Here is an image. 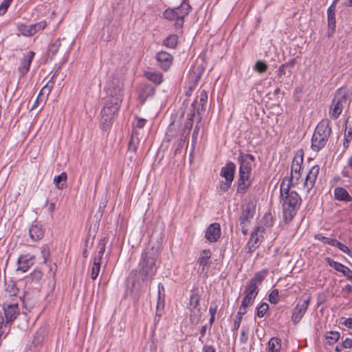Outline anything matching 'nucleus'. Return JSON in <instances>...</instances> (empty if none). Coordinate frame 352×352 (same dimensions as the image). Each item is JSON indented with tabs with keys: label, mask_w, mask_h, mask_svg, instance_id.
Wrapping results in <instances>:
<instances>
[{
	"label": "nucleus",
	"mask_w": 352,
	"mask_h": 352,
	"mask_svg": "<svg viewBox=\"0 0 352 352\" xmlns=\"http://www.w3.org/2000/svg\"><path fill=\"white\" fill-rule=\"evenodd\" d=\"M107 94L104 106L100 112V125L103 130H107L111 126L115 115L120 109L123 97L122 84L119 80L109 83Z\"/></svg>",
	"instance_id": "nucleus-1"
},
{
	"label": "nucleus",
	"mask_w": 352,
	"mask_h": 352,
	"mask_svg": "<svg viewBox=\"0 0 352 352\" xmlns=\"http://www.w3.org/2000/svg\"><path fill=\"white\" fill-rule=\"evenodd\" d=\"M284 178L280 186L283 217L285 221H291L296 214L301 204L300 195L294 190H290V184H286Z\"/></svg>",
	"instance_id": "nucleus-2"
},
{
	"label": "nucleus",
	"mask_w": 352,
	"mask_h": 352,
	"mask_svg": "<svg viewBox=\"0 0 352 352\" xmlns=\"http://www.w3.org/2000/svg\"><path fill=\"white\" fill-rule=\"evenodd\" d=\"M160 256V249L151 243L144 249L139 263V274L142 281L152 279L157 267L156 261Z\"/></svg>",
	"instance_id": "nucleus-3"
},
{
	"label": "nucleus",
	"mask_w": 352,
	"mask_h": 352,
	"mask_svg": "<svg viewBox=\"0 0 352 352\" xmlns=\"http://www.w3.org/2000/svg\"><path fill=\"white\" fill-rule=\"evenodd\" d=\"M330 120L322 119L316 126L311 138V148L315 152H319L323 148L332 132L330 126Z\"/></svg>",
	"instance_id": "nucleus-4"
},
{
	"label": "nucleus",
	"mask_w": 352,
	"mask_h": 352,
	"mask_svg": "<svg viewBox=\"0 0 352 352\" xmlns=\"http://www.w3.org/2000/svg\"><path fill=\"white\" fill-rule=\"evenodd\" d=\"M350 100L348 98L347 93L345 89H338L334 95L331 101L329 114L331 119L336 120L342 112L343 109L349 105Z\"/></svg>",
	"instance_id": "nucleus-5"
},
{
	"label": "nucleus",
	"mask_w": 352,
	"mask_h": 352,
	"mask_svg": "<svg viewBox=\"0 0 352 352\" xmlns=\"http://www.w3.org/2000/svg\"><path fill=\"white\" fill-rule=\"evenodd\" d=\"M236 171V164L232 162H228L225 166H223L220 171V175L225 179L222 181L219 191L221 193L227 192L231 187L232 183L234 178Z\"/></svg>",
	"instance_id": "nucleus-6"
},
{
	"label": "nucleus",
	"mask_w": 352,
	"mask_h": 352,
	"mask_svg": "<svg viewBox=\"0 0 352 352\" xmlns=\"http://www.w3.org/2000/svg\"><path fill=\"white\" fill-rule=\"evenodd\" d=\"M310 296H307L306 298L302 296L300 299L296 306L295 307L292 314V320L294 324H297L300 321L305 312L307 311V309L310 303Z\"/></svg>",
	"instance_id": "nucleus-7"
},
{
	"label": "nucleus",
	"mask_w": 352,
	"mask_h": 352,
	"mask_svg": "<svg viewBox=\"0 0 352 352\" xmlns=\"http://www.w3.org/2000/svg\"><path fill=\"white\" fill-rule=\"evenodd\" d=\"M237 162L239 164V171L252 173L253 164L255 162V157L253 155L240 151Z\"/></svg>",
	"instance_id": "nucleus-8"
},
{
	"label": "nucleus",
	"mask_w": 352,
	"mask_h": 352,
	"mask_svg": "<svg viewBox=\"0 0 352 352\" xmlns=\"http://www.w3.org/2000/svg\"><path fill=\"white\" fill-rule=\"evenodd\" d=\"M137 93L140 103L143 104L148 98L154 96L155 88L150 84L141 83L137 87Z\"/></svg>",
	"instance_id": "nucleus-9"
},
{
	"label": "nucleus",
	"mask_w": 352,
	"mask_h": 352,
	"mask_svg": "<svg viewBox=\"0 0 352 352\" xmlns=\"http://www.w3.org/2000/svg\"><path fill=\"white\" fill-rule=\"evenodd\" d=\"M251 174L249 173L239 171L237 179L236 192L244 195L252 184Z\"/></svg>",
	"instance_id": "nucleus-10"
},
{
	"label": "nucleus",
	"mask_w": 352,
	"mask_h": 352,
	"mask_svg": "<svg viewBox=\"0 0 352 352\" xmlns=\"http://www.w3.org/2000/svg\"><path fill=\"white\" fill-rule=\"evenodd\" d=\"M319 172V166L315 165L311 168V169L307 174L303 184V188L307 190V193H309L311 191V190H312V188L314 187Z\"/></svg>",
	"instance_id": "nucleus-11"
},
{
	"label": "nucleus",
	"mask_w": 352,
	"mask_h": 352,
	"mask_svg": "<svg viewBox=\"0 0 352 352\" xmlns=\"http://www.w3.org/2000/svg\"><path fill=\"white\" fill-rule=\"evenodd\" d=\"M221 236V226L219 223H211L206 229L205 237L210 243L217 242Z\"/></svg>",
	"instance_id": "nucleus-12"
},
{
	"label": "nucleus",
	"mask_w": 352,
	"mask_h": 352,
	"mask_svg": "<svg viewBox=\"0 0 352 352\" xmlns=\"http://www.w3.org/2000/svg\"><path fill=\"white\" fill-rule=\"evenodd\" d=\"M6 323L12 322L19 314V308L18 303L7 304L4 303L3 306Z\"/></svg>",
	"instance_id": "nucleus-13"
},
{
	"label": "nucleus",
	"mask_w": 352,
	"mask_h": 352,
	"mask_svg": "<svg viewBox=\"0 0 352 352\" xmlns=\"http://www.w3.org/2000/svg\"><path fill=\"white\" fill-rule=\"evenodd\" d=\"M173 56L164 51L158 52L156 55V60L158 66L164 71H167L173 63Z\"/></svg>",
	"instance_id": "nucleus-14"
},
{
	"label": "nucleus",
	"mask_w": 352,
	"mask_h": 352,
	"mask_svg": "<svg viewBox=\"0 0 352 352\" xmlns=\"http://www.w3.org/2000/svg\"><path fill=\"white\" fill-rule=\"evenodd\" d=\"M255 214V206L252 203H248L242 208V212L239 217L240 225L250 223Z\"/></svg>",
	"instance_id": "nucleus-15"
},
{
	"label": "nucleus",
	"mask_w": 352,
	"mask_h": 352,
	"mask_svg": "<svg viewBox=\"0 0 352 352\" xmlns=\"http://www.w3.org/2000/svg\"><path fill=\"white\" fill-rule=\"evenodd\" d=\"M325 261L328 263V265L333 267L337 272H339L343 274L348 279L352 280V270H350L348 267L342 265L340 263L333 261V259L327 257Z\"/></svg>",
	"instance_id": "nucleus-16"
},
{
	"label": "nucleus",
	"mask_w": 352,
	"mask_h": 352,
	"mask_svg": "<svg viewBox=\"0 0 352 352\" xmlns=\"http://www.w3.org/2000/svg\"><path fill=\"white\" fill-rule=\"evenodd\" d=\"M34 256L29 254L21 255L17 260V270L22 271L23 272H27L34 265Z\"/></svg>",
	"instance_id": "nucleus-17"
},
{
	"label": "nucleus",
	"mask_w": 352,
	"mask_h": 352,
	"mask_svg": "<svg viewBox=\"0 0 352 352\" xmlns=\"http://www.w3.org/2000/svg\"><path fill=\"white\" fill-rule=\"evenodd\" d=\"M34 55L35 53L33 51H29L28 54L21 60L20 66L18 69L21 77H23L30 70Z\"/></svg>",
	"instance_id": "nucleus-18"
},
{
	"label": "nucleus",
	"mask_w": 352,
	"mask_h": 352,
	"mask_svg": "<svg viewBox=\"0 0 352 352\" xmlns=\"http://www.w3.org/2000/svg\"><path fill=\"white\" fill-rule=\"evenodd\" d=\"M45 234V229L37 223H34L29 228V235L33 241H38L43 239Z\"/></svg>",
	"instance_id": "nucleus-19"
},
{
	"label": "nucleus",
	"mask_w": 352,
	"mask_h": 352,
	"mask_svg": "<svg viewBox=\"0 0 352 352\" xmlns=\"http://www.w3.org/2000/svg\"><path fill=\"white\" fill-rule=\"evenodd\" d=\"M196 106H197V102L196 100H195L191 104L190 107L192 109L189 114V117L186 120L184 126V129H183L184 133H186L187 135L189 134V133L192 129V124H193V119H194V117L195 116V114L196 113L199 114V108L197 109Z\"/></svg>",
	"instance_id": "nucleus-20"
},
{
	"label": "nucleus",
	"mask_w": 352,
	"mask_h": 352,
	"mask_svg": "<svg viewBox=\"0 0 352 352\" xmlns=\"http://www.w3.org/2000/svg\"><path fill=\"white\" fill-rule=\"evenodd\" d=\"M303 162V151L302 150L296 153L292 164L290 175L300 173L301 166Z\"/></svg>",
	"instance_id": "nucleus-21"
},
{
	"label": "nucleus",
	"mask_w": 352,
	"mask_h": 352,
	"mask_svg": "<svg viewBox=\"0 0 352 352\" xmlns=\"http://www.w3.org/2000/svg\"><path fill=\"white\" fill-rule=\"evenodd\" d=\"M334 198L338 201H351V195L343 187H336L334 189Z\"/></svg>",
	"instance_id": "nucleus-22"
},
{
	"label": "nucleus",
	"mask_w": 352,
	"mask_h": 352,
	"mask_svg": "<svg viewBox=\"0 0 352 352\" xmlns=\"http://www.w3.org/2000/svg\"><path fill=\"white\" fill-rule=\"evenodd\" d=\"M190 9L191 6L186 2V0H183L179 6L174 8L177 13V18L180 19H184L189 14Z\"/></svg>",
	"instance_id": "nucleus-23"
},
{
	"label": "nucleus",
	"mask_w": 352,
	"mask_h": 352,
	"mask_svg": "<svg viewBox=\"0 0 352 352\" xmlns=\"http://www.w3.org/2000/svg\"><path fill=\"white\" fill-rule=\"evenodd\" d=\"M211 257V252L210 250H204L199 258L197 259V263L202 266V270H204L206 267L210 266L211 262L208 261V259Z\"/></svg>",
	"instance_id": "nucleus-24"
},
{
	"label": "nucleus",
	"mask_w": 352,
	"mask_h": 352,
	"mask_svg": "<svg viewBox=\"0 0 352 352\" xmlns=\"http://www.w3.org/2000/svg\"><path fill=\"white\" fill-rule=\"evenodd\" d=\"M144 76L156 85H160L163 82V75L159 72H145Z\"/></svg>",
	"instance_id": "nucleus-25"
},
{
	"label": "nucleus",
	"mask_w": 352,
	"mask_h": 352,
	"mask_svg": "<svg viewBox=\"0 0 352 352\" xmlns=\"http://www.w3.org/2000/svg\"><path fill=\"white\" fill-rule=\"evenodd\" d=\"M264 229L261 226H257L254 230L252 232L250 235V238L249 240V243L252 244H254L255 245L259 246L261 240V237H263L259 233L263 232Z\"/></svg>",
	"instance_id": "nucleus-26"
},
{
	"label": "nucleus",
	"mask_w": 352,
	"mask_h": 352,
	"mask_svg": "<svg viewBox=\"0 0 352 352\" xmlns=\"http://www.w3.org/2000/svg\"><path fill=\"white\" fill-rule=\"evenodd\" d=\"M67 179V173L65 172L61 173L60 175L54 178V183L57 188L63 190L66 188V181Z\"/></svg>",
	"instance_id": "nucleus-27"
},
{
	"label": "nucleus",
	"mask_w": 352,
	"mask_h": 352,
	"mask_svg": "<svg viewBox=\"0 0 352 352\" xmlns=\"http://www.w3.org/2000/svg\"><path fill=\"white\" fill-rule=\"evenodd\" d=\"M61 45L60 39H56L52 43H51L47 50V56L52 60L56 56L60 47Z\"/></svg>",
	"instance_id": "nucleus-28"
},
{
	"label": "nucleus",
	"mask_w": 352,
	"mask_h": 352,
	"mask_svg": "<svg viewBox=\"0 0 352 352\" xmlns=\"http://www.w3.org/2000/svg\"><path fill=\"white\" fill-rule=\"evenodd\" d=\"M281 347V340L277 337L272 338L268 342L267 352H279Z\"/></svg>",
	"instance_id": "nucleus-29"
},
{
	"label": "nucleus",
	"mask_w": 352,
	"mask_h": 352,
	"mask_svg": "<svg viewBox=\"0 0 352 352\" xmlns=\"http://www.w3.org/2000/svg\"><path fill=\"white\" fill-rule=\"evenodd\" d=\"M190 309V321L192 324L199 323L201 318L202 313L200 308H189Z\"/></svg>",
	"instance_id": "nucleus-30"
},
{
	"label": "nucleus",
	"mask_w": 352,
	"mask_h": 352,
	"mask_svg": "<svg viewBox=\"0 0 352 352\" xmlns=\"http://www.w3.org/2000/svg\"><path fill=\"white\" fill-rule=\"evenodd\" d=\"M267 274V271L266 270H263L262 271L256 272L254 276L250 280L249 283L252 285H256L258 287L262 281L265 278Z\"/></svg>",
	"instance_id": "nucleus-31"
},
{
	"label": "nucleus",
	"mask_w": 352,
	"mask_h": 352,
	"mask_svg": "<svg viewBox=\"0 0 352 352\" xmlns=\"http://www.w3.org/2000/svg\"><path fill=\"white\" fill-rule=\"evenodd\" d=\"M201 295L197 290H192L190 296V307L189 308H200Z\"/></svg>",
	"instance_id": "nucleus-32"
},
{
	"label": "nucleus",
	"mask_w": 352,
	"mask_h": 352,
	"mask_svg": "<svg viewBox=\"0 0 352 352\" xmlns=\"http://www.w3.org/2000/svg\"><path fill=\"white\" fill-rule=\"evenodd\" d=\"M327 21H328V36L331 37L335 32L336 30V14H327Z\"/></svg>",
	"instance_id": "nucleus-33"
},
{
	"label": "nucleus",
	"mask_w": 352,
	"mask_h": 352,
	"mask_svg": "<svg viewBox=\"0 0 352 352\" xmlns=\"http://www.w3.org/2000/svg\"><path fill=\"white\" fill-rule=\"evenodd\" d=\"M258 292L259 289L257 286L252 285L251 283H248V284L245 288L244 295L255 299L258 294Z\"/></svg>",
	"instance_id": "nucleus-34"
},
{
	"label": "nucleus",
	"mask_w": 352,
	"mask_h": 352,
	"mask_svg": "<svg viewBox=\"0 0 352 352\" xmlns=\"http://www.w3.org/2000/svg\"><path fill=\"white\" fill-rule=\"evenodd\" d=\"M178 37L176 34H170L163 41V44L167 47L174 49L177 47Z\"/></svg>",
	"instance_id": "nucleus-35"
},
{
	"label": "nucleus",
	"mask_w": 352,
	"mask_h": 352,
	"mask_svg": "<svg viewBox=\"0 0 352 352\" xmlns=\"http://www.w3.org/2000/svg\"><path fill=\"white\" fill-rule=\"evenodd\" d=\"M340 337V333L338 331H329L325 336L326 343L332 345L339 340Z\"/></svg>",
	"instance_id": "nucleus-36"
},
{
	"label": "nucleus",
	"mask_w": 352,
	"mask_h": 352,
	"mask_svg": "<svg viewBox=\"0 0 352 352\" xmlns=\"http://www.w3.org/2000/svg\"><path fill=\"white\" fill-rule=\"evenodd\" d=\"M33 24L31 25H21L19 27L20 32L27 36H32L36 34V30L34 29Z\"/></svg>",
	"instance_id": "nucleus-37"
},
{
	"label": "nucleus",
	"mask_w": 352,
	"mask_h": 352,
	"mask_svg": "<svg viewBox=\"0 0 352 352\" xmlns=\"http://www.w3.org/2000/svg\"><path fill=\"white\" fill-rule=\"evenodd\" d=\"M45 338V331L40 329L37 331L32 340V344L35 347L39 346L43 341Z\"/></svg>",
	"instance_id": "nucleus-38"
},
{
	"label": "nucleus",
	"mask_w": 352,
	"mask_h": 352,
	"mask_svg": "<svg viewBox=\"0 0 352 352\" xmlns=\"http://www.w3.org/2000/svg\"><path fill=\"white\" fill-rule=\"evenodd\" d=\"M56 74H54L52 76L51 79L47 82V84L41 89L40 91L39 95H44L45 94L47 95V96L50 94L51 92L54 85V78L55 77Z\"/></svg>",
	"instance_id": "nucleus-39"
},
{
	"label": "nucleus",
	"mask_w": 352,
	"mask_h": 352,
	"mask_svg": "<svg viewBox=\"0 0 352 352\" xmlns=\"http://www.w3.org/2000/svg\"><path fill=\"white\" fill-rule=\"evenodd\" d=\"M56 74H54L52 76L51 79L47 82V84L41 89L40 91L39 95H44L45 94L47 95V96L50 94L51 92L54 85V78L55 77Z\"/></svg>",
	"instance_id": "nucleus-40"
},
{
	"label": "nucleus",
	"mask_w": 352,
	"mask_h": 352,
	"mask_svg": "<svg viewBox=\"0 0 352 352\" xmlns=\"http://www.w3.org/2000/svg\"><path fill=\"white\" fill-rule=\"evenodd\" d=\"M247 313V310L241 309L239 308V311L236 314V320L234 322V330H238L240 327L241 322L243 318V316Z\"/></svg>",
	"instance_id": "nucleus-41"
},
{
	"label": "nucleus",
	"mask_w": 352,
	"mask_h": 352,
	"mask_svg": "<svg viewBox=\"0 0 352 352\" xmlns=\"http://www.w3.org/2000/svg\"><path fill=\"white\" fill-rule=\"evenodd\" d=\"M139 144V140L138 138H135L133 135V133L131 137L130 141L129 142L128 151L130 152L135 153L138 148V145Z\"/></svg>",
	"instance_id": "nucleus-42"
},
{
	"label": "nucleus",
	"mask_w": 352,
	"mask_h": 352,
	"mask_svg": "<svg viewBox=\"0 0 352 352\" xmlns=\"http://www.w3.org/2000/svg\"><path fill=\"white\" fill-rule=\"evenodd\" d=\"M315 239L323 242L324 244H328L331 246H333L334 243H336V240L335 239H331V238L324 236L321 234H316Z\"/></svg>",
	"instance_id": "nucleus-43"
},
{
	"label": "nucleus",
	"mask_w": 352,
	"mask_h": 352,
	"mask_svg": "<svg viewBox=\"0 0 352 352\" xmlns=\"http://www.w3.org/2000/svg\"><path fill=\"white\" fill-rule=\"evenodd\" d=\"M351 140H352V126L349 127L348 129L346 126V130H345V133H344V143H343L344 146L346 148L348 147L349 142L351 141Z\"/></svg>",
	"instance_id": "nucleus-44"
},
{
	"label": "nucleus",
	"mask_w": 352,
	"mask_h": 352,
	"mask_svg": "<svg viewBox=\"0 0 352 352\" xmlns=\"http://www.w3.org/2000/svg\"><path fill=\"white\" fill-rule=\"evenodd\" d=\"M254 298L244 295V297L241 301V304L239 308L241 309L246 310V308L252 305L254 302Z\"/></svg>",
	"instance_id": "nucleus-45"
},
{
	"label": "nucleus",
	"mask_w": 352,
	"mask_h": 352,
	"mask_svg": "<svg viewBox=\"0 0 352 352\" xmlns=\"http://www.w3.org/2000/svg\"><path fill=\"white\" fill-rule=\"evenodd\" d=\"M300 177V173L290 175L289 177H285V178H287L286 184H290V187L294 186L298 182Z\"/></svg>",
	"instance_id": "nucleus-46"
},
{
	"label": "nucleus",
	"mask_w": 352,
	"mask_h": 352,
	"mask_svg": "<svg viewBox=\"0 0 352 352\" xmlns=\"http://www.w3.org/2000/svg\"><path fill=\"white\" fill-rule=\"evenodd\" d=\"M164 17L172 21L177 19V13L174 8H168L163 12Z\"/></svg>",
	"instance_id": "nucleus-47"
},
{
	"label": "nucleus",
	"mask_w": 352,
	"mask_h": 352,
	"mask_svg": "<svg viewBox=\"0 0 352 352\" xmlns=\"http://www.w3.org/2000/svg\"><path fill=\"white\" fill-rule=\"evenodd\" d=\"M267 65L261 60H258L254 66V69L259 73H263L267 69Z\"/></svg>",
	"instance_id": "nucleus-48"
},
{
	"label": "nucleus",
	"mask_w": 352,
	"mask_h": 352,
	"mask_svg": "<svg viewBox=\"0 0 352 352\" xmlns=\"http://www.w3.org/2000/svg\"><path fill=\"white\" fill-rule=\"evenodd\" d=\"M105 246H106L105 239H100L98 244V247H97L98 250H97V253L96 255L102 258L104 253V251H105Z\"/></svg>",
	"instance_id": "nucleus-49"
},
{
	"label": "nucleus",
	"mask_w": 352,
	"mask_h": 352,
	"mask_svg": "<svg viewBox=\"0 0 352 352\" xmlns=\"http://www.w3.org/2000/svg\"><path fill=\"white\" fill-rule=\"evenodd\" d=\"M269 309V306L266 302H263L258 307H257L256 316L258 318H262L266 314L267 309Z\"/></svg>",
	"instance_id": "nucleus-50"
},
{
	"label": "nucleus",
	"mask_w": 352,
	"mask_h": 352,
	"mask_svg": "<svg viewBox=\"0 0 352 352\" xmlns=\"http://www.w3.org/2000/svg\"><path fill=\"white\" fill-rule=\"evenodd\" d=\"M248 332H249V328L246 326H243L241 329V332L240 335V342L242 344L247 343L248 340Z\"/></svg>",
	"instance_id": "nucleus-51"
},
{
	"label": "nucleus",
	"mask_w": 352,
	"mask_h": 352,
	"mask_svg": "<svg viewBox=\"0 0 352 352\" xmlns=\"http://www.w3.org/2000/svg\"><path fill=\"white\" fill-rule=\"evenodd\" d=\"M269 301L274 305H276L278 302L279 298H278V289H273L269 294L268 297Z\"/></svg>",
	"instance_id": "nucleus-52"
},
{
	"label": "nucleus",
	"mask_w": 352,
	"mask_h": 352,
	"mask_svg": "<svg viewBox=\"0 0 352 352\" xmlns=\"http://www.w3.org/2000/svg\"><path fill=\"white\" fill-rule=\"evenodd\" d=\"M207 100H208L207 92L205 90H202L200 92V96H199V102H200V104H199V105L198 107V108H199V110L200 109L201 111L203 110L204 106L205 103L207 102ZM196 108L197 109V106H196Z\"/></svg>",
	"instance_id": "nucleus-53"
},
{
	"label": "nucleus",
	"mask_w": 352,
	"mask_h": 352,
	"mask_svg": "<svg viewBox=\"0 0 352 352\" xmlns=\"http://www.w3.org/2000/svg\"><path fill=\"white\" fill-rule=\"evenodd\" d=\"M30 277L32 280L38 281L43 277V273L41 270H35L30 274Z\"/></svg>",
	"instance_id": "nucleus-54"
},
{
	"label": "nucleus",
	"mask_w": 352,
	"mask_h": 352,
	"mask_svg": "<svg viewBox=\"0 0 352 352\" xmlns=\"http://www.w3.org/2000/svg\"><path fill=\"white\" fill-rule=\"evenodd\" d=\"M333 246L337 247L340 250L346 254L349 252V248L346 245L338 241V240H336V243H334Z\"/></svg>",
	"instance_id": "nucleus-55"
},
{
	"label": "nucleus",
	"mask_w": 352,
	"mask_h": 352,
	"mask_svg": "<svg viewBox=\"0 0 352 352\" xmlns=\"http://www.w3.org/2000/svg\"><path fill=\"white\" fill-rule=\"evenodd\" d=\"M100 270V265H93L91 270V278L96 280L99 274Z\"/></svg>",
	"instance_id": "nucleus-56"
},
{
	"label": "nucleus",
	"mask_w": 352,
	"mask_h": 352,
	"mask_svg": "<svg viewBox=\"0 0 352 352\" xmlns=\"http://www.w3.org/2000/svg\"><path fill=\"white\" fill-rule=\"evenodd\" d=\"M10 3L6 1H3L0 5V15H3L8 10Z\"/></svg>",
	"instance_id": "nucleus-57"
},
{
	"label": "nucleus",
	"mask_w": 352,
	"mask_h": 352,
	"mask_svg": "<svg viewBox=\"0 0 352 352\" xmlns=\"http://www.w3.org/2000/svg\"><path fill=\"white\" fill-rule=\"evenodd\" d=\"M10 296H16L18 293V289L14 284L9 285L6 289Z\"/></svg>",
	"instance_id": "nucleus-58"
},
{
	"label": "nucleus",
	"mask_w": 352,
	"mask_h": 352,
	"mask_svg": "<svg viewBox=\"0 0 352 352\" xmlns=\"http://www.w3.org/2000/svg\"><path fill=\"white\" fill-rule=\"evenodd\" d=\"M41 255L43 258V262L46 263V261H47L48 258L50 256V252L49 248L43 247L41 249Z\"/></svg>",
	"instance_id": "nucleus-59"
},
{
	"label": "nucleus",
	"mask_w": 352,
	"mask_h": 352,
	"mask_svg": "<svg viewBox=\"0 0 352 352\" xmlns=\"http://www.w3.org/2000/svg\"><path fill=\"white\" fill-rule=\"evenodd\" d=\"M217 309H218V306L216 304V302L214 301L211 302L210 306L209 307V313H210V316H215L217 311Z\"/></svg>",
	"instance_id": "nucleus-60"
},
{
	"label": "nucleus",
	"mask_w": 352,
	"mask_h": 352,
	"mask_svg": "<svg viewBox=\"0 0 352 352\" xmlns=\"http://www.w3.org/2000/svg\"><path fill=\"white\" fill-rule=\"evenodd\" d=\"M158 298H165V289L162 283L158 284Z\"/></svg>",
	"instance_id": "nucleus-61"
},
{
	"label": "nucleus",
	"mask_w": 352,
	"mask_h": 352,
	"mask_svg": "<svg viewBox=\"0 0 352 352\" xmlns=\"http://www.w3.org/2000/svg\"><path fill=\"white\" fill-rule=\"evenodd\" d=\"M33 26H34V30H36V33L39 30H42L45 28V27L46 26V22L41 21L39 23L33 24Z\"/></svg>",
	"instance_id": "nucleus-62"
},
{
	"label": "nucleus",
	"mask_w": 352,
	"mask_h": 352,
	"mask_svg": "<svg viewBox=\"0 0 352 352\" xmlns=\"http://www.w3.org/2000/svg\"><path fill=\"white\" fill-rule=\"evenodd\" d=\"M342 346H344V349H351L352 348V339L346 338L343 342H342Z\"/></svg>",
	"instance_id": "nucleus-63"
},
{
	"label": "nucleus",
	"mask_w": 352,
	"mask_h": 352,
	"mask_svg": "<svg viewBox=\"0 0 352 352\" xmlns=\"http://www.w3.org/2000/svg\"><path fill=\"white\" fill-rule=\"evenodd\" d=\"M342 324H343L349 329H352V318H349L344 319V322H342Z\"/></svg>",
	"instance_id": "nucleus-64"
}]
</instances>
